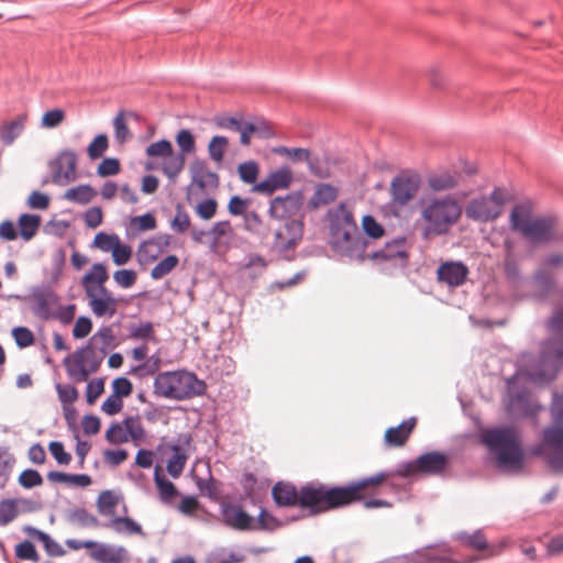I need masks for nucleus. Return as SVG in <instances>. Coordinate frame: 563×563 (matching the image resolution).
I'll return each instance as SVG.
<instances>
[{"mask_svg":"<svg viewBox=\"0 0 563 563\" xmlns=\"http://www.w3.org/2000/svg\"><path fill=\"white\" fill-rule=\"evenodd\" d=\"M161 366V360L158 356H151L145 363L134 366L130 373L136 375L139 378L154 375Z\"/></svg>","mask_w":563,"mask_h":563,"instance_id":"4d7b16f0","label":"nucleus"},{"mask_svg":"<svg viewBox=\"0 0 563 563\" xmlns=\"http://www.w3.org/2000/svg\"><path fill=\"white\" fill-rule=\"evenodd\" d=\"M221 515L223 522L235 530L246 531L256 529L254 518L239 505L223 503L221 505Z\"/></svg>","mask_w":563,"mask_h":563,"instance_id":"6ab92c4d","label":"nucleus"},{"mask_svg":"<svg viewBox=\"0 0 563 563\" xmlns=\"http://www.w3.org/2000/svg\"><path fill=\"white\" fill-rule=\"evenodd\" d=\"M67 520L69 522H78L82 527H98L99 520L89 514L85 508H75L68 511Z\"/></svg>","mask_w":563,"mask_h":563,"instance_id":"49530a36","label":"nucleus"},{"mask_svg":"<svg viewBox=\"0 0 563 563\" xmlns=\"http://www.w3.org/2000/svg\"><path fill=\"white\" fill-rule=\"evenodd\" d=\"M55 388H56V391L58 395V399L64 405V407L67 404H73L78 398V395H79L78 390L76 389L75 386H73L70 384L64 385V384L57 383Z\"/></svg>","mask_w":563,"mask_h":563,"instance_id":"338daca9","label":"nucleus"},{"mask_svg":"<svg viewBox=\"0 0 563 563\" xmlns=\"http://www.w3.org/2000/svg\"><path fill=\"white\" fill-rule=\"evenodd\" d=\"M63 362L68 376L76 382H86L90 374L97 372L92 371L91 367L84 362L79 363L78 360H73L71 356H66Z\"/></svg>","mask_w":563,"mask_h":563,"instance_id":"e433bc0d","label":"nucleus"},{"mask_svg":"<svg viewBox=\"0 0 563 563\" xmlns=\"http://www.w3.org/2000/svg\"><path fill=\"white\" fill-rule=\"evenodd\" d=\"M272 496L277 506H295L298 505L299 490L290 483L278 482L272 489Z\"/></svg>","mask_w":563,"mask_h":563,"instance_id":"cd10ccee","label":"nucleus"},{"mask_svg":"<svg viewBox=\"0 0 563 563\" xmlns=\"http://www.w3.org/2000/svg\"><path fill=\"white\" fill-rule=\"evenodd\" d=\"M109 147L107 134L100 133L87 146V155L90 159L100 158Z\"/></svg>","mask_w":563,"mask_h":563,"instance_id":"8fccbe9b","label":"nucleus"},{"mask_svg":"<svg viewBox=\"0 0 563 563\" xmlns=\"http://www.w3.org/2000/svg\"><path fill=\"white\" fill-rule=\"evenodd\" d=\"M31 299L33 300L32 312L42 320H49L53 317L51 307L59 303L58 294L49 286H35L32 288Z\"/></svg>","mask_w":563,"mask_h":563,"instance_id":"4468645a","label":"nucleus"},{"mask_svg":"<svg viewBox=\"0 0 563 563\" xmlns=\"http://www.w3.org/2000/svg\"><path fill=\"white\" fill-rule=\"evenodd\" d=\"M505 246L508 250V253L505 256L504 261V272L507 280L511 284L518 285L522 279V274L520 269V265L514 254L511 253V243L506 241Z\"/></svg>","mask_w":563,"mask_h":563,"instance_id":"2f4dec72","label":"nucleus"},{"mask_svg":"<svg viewBox=\"0 0 563 563\" xmlns=\"http://www.w3.org/2000/svg\"><path fill=\"white\" fill-rule=\"evenodd\" d=\"M175 141L179 147V152L177 154H183L185 157L187 154L194 153L196 150L195 136L188 129L179 130L175 136Z\"/></svg>","mask_w":563,"mask_h":563,"instance_id":"37998d69","label":"nucleus"},{"mask_svg":"<svg viewBox=\"0 0 563 563\" xmlns=\"http://www.w3.org/2000/svg\"><path fill=\"white\" fill-rule=\"evenodd\" d=\"M532 285L536 296L540 299H544L555 290L556 280L551 272L541 267L533 273Z\"/></svg>","mask_w":563,"mask_h":563,"instance_id":"a878e982","label":"nucleus"},{"mask_svg":"<svg viewBox=\"0 0 563 563\" xmlns=\"http://www.w3.org/2000/svg\"><path fill=\"white\" fill-rule=\"evenodd\" d=\"M547 328L551 335L541 343L537 362L527 371L530 380L540 386L554 380L563 367V308L553 310Z\"/></svg>","mask_w":563,"mask_h":563,"instance_id":"f03ea898","label":"nucleus"},{"mask_svg":"<svg viewBox=\"0 0 563 563\" xmlns=\"http://www.w3.org/2000/svg\"><path fill=\"white\" fill-rule=\"evenodd\" d=\"M19 515L18 501L14 498L0 500V527L12 522Z\"/></svg>","mask_w":563,"mask_h":563,"instance_id":"c03bdc74","label":"nucleus"},{"mask_svg":"<svg viewBox=\"0 0 563 563\" xmlns=\"http://www.w3.org/2000/svg\"><path fill=\"white\" fill-rule=\"evenodd\" d=\"M117 504L118 497L111 490H103L98 497L97 508L101 515L109 516L114 514Z\"/></svg>","mask_w":563,"mask_h":563,"instance_id":"864d4df0","label":"nucleus"},{"mask_svg":"<svg viewBox=\"0 0 563 563\" xmlns=\"http://www.w3.org/2000/svg\"><path fill=\"white\" fill-rule=\"evenodd\" d=\"M437 274L440 282L456 287L466 280L468 268L462 262H446L438 267Z\"/></svg>","mask_w":563,"mask_h":563,"instance_id":"412c9836","label":"nucleus"},{"mask_svg":"<svg viewBox=\"0 0 563 563\" xmlns=\"http://www.w3.org/2000/svg\"><path fill=\"white\" fill-rule=\"evenodd\" d=\"M153 387L158 397L184 400L203 395L207 385L191 372L173 371L157 374Z\"/></svg>","mask_w":563,"mask_h":563,"instance_id":"423d86ee","label":"nucleus"},{"mask_svg":"<svg viewBox=\"0 0 563 563\" xmlns=\"http://www.w3.org/2000/svg\"><path fill=\"white\" fill-rule=\"evenodd\" d=\"M11 334L15 341V344L20 349L32 345L35 340L33 332L29 328L22 325L13 328Z\"/></svg>","mask_w":563,"mask_h":563,"instance_id":"e2e57ef3","label":"nucleus"},{"mask_svg":"<svg viewBox=\"0 0 563 563\" xmlns=\"http://www.w3.org/2000/svg\"><path fill=\"white\" fill-rule=\"evenodd\" d=\"M164 159L162 172L172 184H175L185 167L186 157L183 154H172V156H167Z\"/></svg>","mask_w":563,"mask_h":563,"instance_id":"f704fd0d","label":"nucleus"},{"mask_svg":"<svg viewBox=\"0 0 563 563\" xmlns=\"http://www.w3.org/2000/svg\"><path fill=\"white\" fill-rule=\"evenodd\" d=\"M18 483L26 489L40 486L43 483V477L38 471L34 468L24 470L18 478Z\"/></svg>","mask_w":563,"mask_h":563,"instance_id":"680f3d73","label":"nucleus"},{"mask_svg":"<svg viewBox=\"0 0 563 563\" xmlns=\"http://www.w3.org/2000/svg\"><path fill=\"white\" fill-rule=\"evenodd\" d=\"M20 235L24 241H30L41 225V217L37 214L23 213L18 220Z\"/></svg>","mask_w":563,"mask_h":563,"instance_id":"c9c22d12","label":"nucleus"},{"mask_svg":"<svg viewBox=\"0 0 563 563\" xmlns=\"http://www.w3.org/2000/svg\"><path fill=\"white\" fill-rule=\"evenodd\" d=\"M296 246L287 245V235L284 231H276L272 243V250L278 255L288 257V252L294 251Z\"/></svg>","mask_w":563,"mask_h":563,"instance_id":"0e129e2a","label":"nucleus"},{"mask_svg":"<svg viewBox=\"0 0 563 563\" xmlns=\"http://www.w3.org/2000/svg\"><path fill=\"white\" fill-rule=\"evenodd\" d=\"M500 213L501 209L498 206H494L485 196L470 200L465 207L466 218L479 223L494 221Z\"/></svg>","mask_w":563,"mask_h":563,"instance_id":"a211bd4d","label":"nucleus"},{"mask_svg":"<svg viewBox=\"0 0 563 563\" xmlns=\"http://www.w3.org/2000/svg\"><path fill=\"white\" fill-rule=\"evenodd\" d=\"M145 153L148 157H163L172 156L174 154V148L170 141L166 139H162L157 142L151 143Z\"/></svg>","mask_w":563,"mask_h":563,"instance_id":"3c124183","label":"nucleus"},{"mask_svg":"<svg viewBox=\"0 0 563 563\" xmlns=\"http://www.w3.org/2000/svg\"><path fill=\"white\" fill-rule=\"evenodd\" d=\"M507 391L509 396V409L522 417H533L541 408L530 401V391L526 387L516 384V376L507 379Z\"/></svg>","mask_w":563,"mask_h":563,"instance_id":"9b49d317","label":"nucleus"},{"mask_svg":"<svg viewBox=\"0 0 563 563\" xmlns=\"http://www.w3.org/2000/svg\"><path fill=\"white\" fill-rule=\"evenodd\" d=\"M129 338L132 340H142L145 342H157L154 332V324L150 321L130 323L128 325Z\"/></svg>","mask_w":563,"mask_h":563,"instance_id":"4c0bfd02","label":"nucleus"},{"mask_svg":"<svg viewBox=\"0 0 563 563\" xmlns=\"http://www.w3.org/2000/svg\"><path fill=\"white\" fill-rule=\"evenodd\" d=\"M287 235V245L296 246L303 235V222L299 219H291L285 223L284 230Z\"/></svg>","mask_w":563,"mask_h":563,"instance_id":"a19ab883","label":"nucleus"},{"mask_svg":"<svg viewBox=\"0 0 563 563\" xmlns=\"http://www.w3.org/2000/svg\"><path fill=\"white\" fill-rule=\"evenodd\" d=\"M120 238L115 233L108 234L106 232H98L92 241V246L101 250L102 252H109L118 245Z\"/></svg>","mask_w":563,"mask_h":563,"instance_id":"6e6d98bb","label":"nucleus"},{"mask_svg":"<svg viewBox=\"0 0 563 563\" xmlns=\"http://www.w3.org/2000/svg\"><path fill=\"white\" fill-rule=\"evenodd\" d=\"M298 505L311 515L347 506L343 486L327 487L320 483H308L299 489Z\"/></svg>","mask_w":563,"mask_h":563,"instance_id":"0eeeda50","label":"nucleus"},{"mask_svg":"<svg viewBox=\"0 0 563 563\" xmlns=\"http://www.w3.org/2000/svg\"><path fill=\"white\" fill-rule=\"evenodd\" d=\"M391 474H394V471ZM389 475L390 473L379 472L368 477L352 481L347 485L343 486L349 505L362 499V489L369 485H379Z\"/></svg>","mask_w":563,"mask_h":563,"instance_id":"4be33fe9","label":"nucleus"},{"mask_svg":"<svg viewBox=\"0 0 563 563\" xmlns=\"http://www.w3.org/2000/svg\"><path fill=\"white\" fill-rule=\"evenodd\" d=\"M419 208L423 239L448 234L462 214L461 206L451 197L420 199Z\"/></svg>","mask_w":563,"mask_h":563,"instance_id":"39448f33","label":"nucleus"},{"mask_svg":"<svg viewBox=\"0 0 563 563\" xmlns=\"http://www.w3.org/2000/svg\"><path fill=\"white\" fill-rule=\"evenodd\" d=\"M416 423L417 419L415 417H410L397 427L388 428L385 432L386 443L391 446L402 445L415 429Z\"/></svg>","mask_w":563,"mask_h":563,"instance_id":"bb28decb","label":"nucleus"},{"mask_svg":"<svg viewBox=\"0 0 563 563\" xmlns=\"http://www.w3.org/2000/svg\"><path fill=\"white\" fill-rule=\"evenodd\" d=\"M228 146V139L223 135H214L208 144L209 157L216 162L221 163L224 157V152Z\"/></svg>","mask_w":563,"mask_h":563,"instance_id":"de8ad7c7","label":"nucleus"},{"mask_svg":"<svg viewBox=\"0 0 563 563\" xmlns=\"http://www.w3.org/2000/svg\"><path fill=\"white\" fill-rule=\"evenodd\" d=\"M327 216L332 249L351 261L363 263L365 250L371 247L372 242L358 230L352 211L340 202L338 207L329 209Z\"/></svg>","mask_w":563,"mask_h":563,"instance_id":"f257e3e1","label":"nucleus"},{"mask_svg":"<svg viewBox=\"0 0 563 563\" xmlns=\"http://www.w3.org/2000/svg\"><path fill=\"white\" fill-rule=\"evenodd\" d=\"M371 260L377 264H387L394 268H404L408 262L406 238L397 236L385 243L384 247L365 250L364 262Z\"/></svg>","mask_w":563,"mask_h":563,"instance_id":"1a4fd4ad","label":"nucleus"},{"mask_svg":"<svg viewBox=\"0 0 563 563\" xmlns=\"http://www.w3.org/2000/svg\"><path fill=\"white\" fill-rule=\"evenodd\" d=\"M77 166V155L73 150H63L57 157L49 163L52 170L53 181L55 184H63L62 179L66 183L75 179V172Z\"/></svg>","mask_w":563,"mask_h":563,"instance_id":"f3484780","label":"nucleus"},{"mask_svg":"<svg viewBox=\"0 0 563 563\" xmlns=\"http://www.w3.org/2000/svg\"><path fill=\"white\" fill-rule=\"evenodd\" d=\"M87 274H90L91 279L86 285L93 289V295H97L98 298L113 297L104 287L109 274L103 263H95Z\"/></svg>","mask_w":563,"mask_h":563,"instance_id":"393cba45","label":"nucleus"},{"mask_svg":"<svg viewBox=\"0 0 563 563\" xmlns=\"http://www.w3.org/2000/svg\"><path fill=\"white\" fill-rule=\"evenodd\" d=\"M89 341L90 345L103 358L109 353V351L117 346L115 336L111 327L109 325L100 327L97 332L90 336Z\"/></svg>","mask_w":563,"mask_h":563,"instance_id":"b1692460","label":"nucleus"},{"mask_svg":"<svg viewBox=\"0 0 563 563\" xmlns=\"http://www.w3.org/2000/svg\"><path fill=\"white\" fill-rule=\"evenodd\" d=\"M294 179L292 172L289 166L284 165L276 170H273L262 181L252 187V191L260 192L266 196L273 195L276 190L287 189Z\"/></svg>","mask_w":563,"mask_h":563,"instance_id":"dca6fc26","label":"nucleus"},{"mask_svg":"<svg viewBox=\"0 0 563 563\" xmlns=\"http://www.w3.org/2000/svg\"><path fill=\"white\" fill-rule=\"evenodd\" d=\"M122 423L128 432V437L131 438L132 440L139 441L144 438L145 430L140 422L139 416L125 417Z\"/></svg>","mask_w":563,"mask_h":563,"instance_id":"13d9d810","label":"nucleus"},{"mask_svg":"<svg viewBox=\"0 0 563 563\" xmlns=\"http://www.w3.org/2000/svg\"><path fill=\"white\" fill-rule=\"evenodd\" d=\"M449 466V457L440 451H430L420 454L411 461H404L396 465L394 474L404 478L416 475L440 476Z\"/></svg>","mask_w":563,"mask_h":563,"instance_id":"6e6552de","label":"nucleus"},{"mask_svg":"<svg viewBox=\"0 0 563 563\" xmlns=\"http://www.w3.org/2000/svg\"><path fill=\"white\" fill-rule=\"evenodd\" d=\"M457 539L463 543L479 551L486 550L488 547L487 540L481 530H476L472 534L461 532L457 534Z\"/></svg>","mask_w":563,"mask_h":563,"instance_id":"bf43d9fd","label":"nucleus"},{"mask_svg":"<svg viewBox=\"0 0 563 563\" xmlns=\"http://www.w3.org/2000/svg\"><path fill=\"white\" fill-rule=\"evenodd\" d=\"M15 556L20 560L32 562H38L40 560L35 545L29 540H24L15 545Z\"/></svg>","mask_w":563,"mask_h":563,"instance_id":"052dcab7","label":"nucleus"},{"mask_svg":"<svg viewBox=\"0 0 563 563\" xmlns=\"http://www.w3.org/2000/svg\"><path fill=\"white\" fill-rule=\"evenodd\" d=\"M25 120V115H18L14 120L4 123L0 128V139L4 145H11L23 132Z\"/></svg>","mask_w":563,"mask_h":563,"instance_id":"7c9ffc66","label":"nucleus"},{"mask_svg":"<svg viewBox=\"0 0 563 563\" xmlns=\"http://www.w3.org/2000/svg\"><path fill=\"white\" fill-rule=\"evenodd\" d=\"M48 450L55 461L60 465H68L71 461L70 453L65 451L64 444L60 441H51Z\"/></svg>","mask_w":563,"mask_h":563,"instance_id":"774afa93","label":"nucleus"},{"mask_svg":"<svg viewBox=\"0 0 563 563\" xmlns=\"http://www.w3.org/2000/svg\"><path fill=\"white\" fill-rule=\"evenodd\" d=\"M531 214L530 202L517 203L509 216L510 229L536 244L563 243V231L556 230V217L542 216L531 220Z\"/></svg>","mask_w":563,"mask_h":563,"instance_id":"7ed1b4c3","label":"nucleus"},{"mask_svg":"<svg viewBox=\"0 0 563 563\" xmlns=\"http://www.w3.org/2000/svg\"><path fill=\"white\" fill-rule=\"evenodd\" d=\"M482 441L495 455L499 470L511 473H518L522 470L525 454L516 428L495 427L486 429L482 433Z\"/></svg>","mask_w":563,"mask_h":563,"instance_id":"20e7f679","label":"nucleus"},{"mask_svg":"<svg viewBox=\"0 0 563 563\" xmlns=\"http://www.w3.org/2000/svg\"><path fill=\"white\" fill-rule=\"evenodd\" d=\"M421 178L417 173L402 172L396 175L390 183L391 202L405 207L418 194Z\"/></svg>","mask_w":563,"mask_h":563,"instance_id":"9d476101","label":"nucleus"},{"mask_svg":"<svg viewBox=\"0 0 563 563\" xmlns=\"http://www.w3.org/2000/svg\"><path fill=\"white\" fill-rule=\"evenodd\" d=\"M153 478L163 503H168L178 495L176 486L166 478L159 466L155 467Z\"/></svg>","mask_w":563,"mask_h":563,"instance_id":"c756f323","label":"nucleus"},{"mask_svg":"<svg viewBox=\"0 0 563 563\" xmlns=\"http://www.w3.org/2000/svg\"><path fill=\"white\" fill-rule=\"evenodd\" d=\"M118 533L144 536L141 525L130 517H115L109 523ZM104 527H108L106 523Z\"/></svg>","mask_w":563,"mask_h":563,"instance_id":"58836bf2","label":"nucleus"},{"mask_svg":"<svg viewBox=\"0 0 563 563\" xmlns=\"http://www.w3.org/2000/svg\"><path fill=\"white\" fill-rule=\"evenodd\" d=\"M191 441L190 433H179L169 444L173 454L167 460L166 470L173 478H178L181 475L188 459L186 448L190 445Z\"/></svg>","mask_w":563,"mask_h":563,"instance_id":"2eb2a0df","label":"nucleus"},{"mask_svg":"<svg viewBox=\"0 0 563 563\" xmlns=\"http://www.w3.org/2000/svg\"><path fill=\"white\" fill-rule=\"evenodd\" d=\"M551 413L554 424L543 431V443L556 450L563 449V394L553 393Z\"/></svg>","mask_w":563,"mask_h":563,"instance_id":"f8f14e48","label":"nucleus"},{"mask_svg":"<svg viewBox=\"0 0 563 563\" xmlns=\"http://www.w3.org/2000/svg\"><path fill=\"white\" fill-rule=\"evenodd\" d=\"M461 173L456 170H441L428 175V186L433 191H445L455 188L461 180Z\"/></svg>","mask_w":563,"mask_h":563,"instance_id":"5701e85b","label":"nucleus"},{"mask_svg":"<svg viewBox=\"0 0 563 563\" xmlns=\"http://www.w3.org/2000/svg\"><path fill=\"white\" fill-rule=\"evenodd\" d=\"M362 234L367 238L368 242L377 240L385 234L384 227L371 214H365L362 218Z\"/></svg>","mask_w":563,"mask_h":563,"instance_id":"ea45409f","label":"nucleus"},{"mask_svg":"<svg viewBox=\"0 0 563 563\" xmlns=\"http://www.w3.org/2000/svg\"><path fill=\"white\" fill-rule=\"evenodd\" d=\"M90 279V274H85L80 283L89 299L91 311L96 317L114 316L117 312V299L114 297L98 298L97 295H93V289L86 285Z\"/></svg>","mask_w":563,"mask_h":563,"instance_id":"aec40b11","label":"nucleus"},{"mask_svg":"<svg viewBox=\"0 0 563 563\" xmlns=\"http://www.w3.org/2000/svg\"><path fill=\"white\" fill-rule=\"evenodd\" d=\"M338 197V189L330 184H319L307 207L309 210L318 209L320 206L333 202Z\"/></svg>","mask_w":563,"mask_h":563,"instance_id":"c85d7f7f","label":"nucleus"},{"mask_svg":"<svg viewBox=\"0 0 563 563\" xmlns=\"http://www.w3.org/2000/svg\"><path fill=\"white\" fill-rule=\"evenodd\" d=\"M106 440L110 444H121L129 441L128 432L120 422H112L104 434Z\"/></svg>","mask_w":563,"mask_h":563,"instance_id":"5fc2aeb1","label":"nucleus"},{"mask_svg":"<svg viewBox=\"0 0 563 563\" xmlns=\"http://www.w3.org/2000/svg\"><path fill=\"white\" fill-rule=\"evenodd\" d=\"M97 190L91 185L82 184L77 187L69 188L65 192L64 198L78 205H87L97 196Z\"/></svg>","mask_w":563,"mask_h":563,"instance_id":"473e14b6","label":"nucleus"},{"mask_svg":"<svg viewBox=\"0 0 563 563\" xmlns=\"http://www.w3.org/2000/svg\"><path fill=\"white\" fill-rule=\"evenodd\" d=\"M238 173L243 183L252 184L254 186L257 184L256 179L260 173V167L255 161H246L238 166Z\"/></svg>","mask_w":563,"mask_h":563,"instance_id":"09e8293b","label":"nucleus"},{"mask_svg":"<svg viewBox=\"0 0 563 563\" xmlns=\"http://www.w3.org/2000/svg\"><path fill=\"white\" fill-rule=\"evenodd\" d=\"M303 194L296 190L286 196H277L271 200L268 213L275 219H286L297 216L303 206Z\"/></svg>","mask_w":563,"mask_h":563,"instance_id":"ddd939ff","label":"nucleus"},{"mask_svg":"<svg viewBox=\"0 0 563 563\" xmlns=\"http://www.w3.org/2000/svg\"><path fill=\"white\" fill-rule=\"evenodd\" d=\"M120 173V162L114 157H106L97 167L99 177L114 176Z\"/></svg>","mask_w":563,"mask_h":563,"instance_id":"69168bd1","label":"nucleus"},{"mask_svg":"<svg viewBox=\"0 0 563 563\" xmlns=\"http://www.w3.org/2000/svg\"><path fill=\"white\" fill-rule=\"evenodd\" d=\"M179 263V258L169 254L162 261H159L151 271V277L155 280L161 279L165 275L169 274Z\"/></svg>","mask_w":563,"mask_h":563,"instance_id":"a18cd8bd","label":"nucleus"},{"mask_svg":"<svg viewBox=\"0 0 563 563\" xmlns=\"http://www.w3.org/2000/svg\"><path fill=\"white\" fill-rule=\"evenodd\" d=\"M209 168L207 166L206 161L198 157L195 158L189 166L191 183L197 185V187L201 190H203L207 187L205 176Z\"/></svg>","mask_w":563,"mask_h":563,"instance_id":"79ce46f5","label":"nucleus"},{"mask_svg":"<svg viewBox=\"0 0 563 563\" xmlns=\"http://www.w3.org/2000/svg\"><path fill=\"white\" fill-rule=\"evenodd\" d=\"M71 358L78 360L79 363L84 362L86 365L90 366L92 371H98L104 360L90 345L89 340L86 345L81 346L80 349L74 352Z\"/></svg>","mask_w":563,"mask_h":563,"instance_id":"72a5a7b5","label":"nucleus"},{"mask_svg":"<svg viewBox=\"0 0 563 563\" xmlns=\"http://www.w3.org/2000/svg\"><path fill=\"white\" fill-rule=\"evenodd\" d=\"M169 225L175 233H184L190 227V217L180 203L176 206V214Z\"/></svg>","mask_w":563,"mask_h":563,"instance_id":"603ef678","label":"nucleus"}]
</instances>
